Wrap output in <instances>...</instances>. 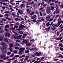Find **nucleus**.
<instances>
[{
	"instance_id": "4468645a",
	"label": "nucleus",
	"mask_w": 63,
	"mask_h": 63,
	"mask_svg": "<svg viewBox=\"0 0 63 63\" xmlns=\"http://www.w3.org/2000/svg\"><path fill=\"white\" fill-rule=\"evenodd\" d=\"M9 49L10 51L11 52H13V48L11 47L9 48Z\"/></svg>"
},
{
	"instance_id": "4be33fe9",
	"label": "nucleus",
	"mask_w": 63,
	"mask_h": 63,
	"mask_svg": "<svg viewBox=\"0 0 63 63\" xmlns=\"http://www.w3.org/2000/svg\"><path fill=\"white\" fill-rule=\"evenodd\" d=\"M60 25V24H59V23H58V25H55V26H54V27H55V26H56V27H58V26H59V25Z\"/></svg>"
},
{
	"instance_id": "0eeeda50",
	"label": "nucleus",
	"mask_w": 63,
	"mask_h": 63,
	"mask_svg": "<svg viewBox=\"0 0 63 63\" xmlns=\"http://www.w3.org/2000/svg\"><path fill=\"white\" fill-rule=\"evenodd\" d=\"M19 28H21L22 29V28H23V27H24V26L23 25L21 24L19 26Z\"/></svg>"
},
{
	"instance_id": "c85d7f7f",
	"label": "nucleus",
	"mask_w": 63,
	"mask_h": 63,
	"mask_svg": "<svg viewBox=\"0 0 63 63\" xmlns=\"http://www.w3.org/2000/svg\"><path fill=\"white\" fill-rule=\"evenodd\" d=\"M59 47H63V46H62V44H59Z\"/></svg>"
},
{
	"instance_id": "3c124183",
	"label": "nucleus",
	"mask_w": 63,
	"mask_h": 63,
	"mask_svg": "<svg viewBox=\"0 0 63 63\" xmlns=\"http://www.w3.org/2000/svg\"><path fill=\"white\" fill-rule=\"evenodd\" d=\"M35 18V17L34 16H32L31 17V18L32 19H34Z\"/></svg>"
},
{
	"instance_id": "f257e3e1",
	"label": "nucleus",
	"mask_w": 63,
	"mask_h": 63,
	"mask_svg": "<svg viewBox=\"0 0 63 63\" xmlns=\"http://www.w3.org/2000/svg\"><path fill=\"white\" fill-rule=\"evenodd\" d=\"M12 32L15 33V36H15L14 35H12V37H14V39H15V40H16V39H20L21 38V37L22 36V35H20L19 36H17L18 35V34L15 32L13 31H12Z\"/></svg>"
},
{
	"instance_id": "e433bc0d",
	"label": "nucleus",
	"mask_w": 63,
	"mask_h": 63,
	"mask_svg": "<svg viewBox=\"0 0 63 63\" xmlns=\"http://www.w3.org/2000/svg\"><path fill=\"white\" fill-rule=\"evenodd\" d=\"M17 51L16 50H15L14 51V53H17Z\"/></svg>"
},
{
	"instance_id": "412c9836",
	"label": "nucleus",
	"mask_w": 63,
	"mask_h": 63,
	"mask_svg": "<svg viewBox=\"0 0 63 63\" xmlns=\"http://www.w3.org/2000/svg\"><path fill=\"white\" fill-rule=\"evenodd\" d=\"M1 58H4L5 57V56L4 55H2L1 56Z\"/></svg>"
},
{
	"instance_id": "f3484780",
	"label": "nucleus",
	"mask_w": 63,
	"mask_h": 63,
	"mask_svg": "<svg viewBox=\"0 0 63 63\" xmlns=\"http://www.w3.org/2000/svg\"><path fill=\"white\" fill-rule=\"evenodd\" d=\"M51 17L50 16L47 17L46 18V20H48V19H49V18H50Z\"/></svg>"
},
{
	"instance_id": "bb28decb",
	"label": "nucleus",
	"mask_w": 63,
	"mask_h": 63,
	"mask_svg": "<svg viewBox=\"0 0 63 63\" xmlns=\"http://www.w3.org/2000/svg\"><path fill=\"white\" fill-rule=\"evenodd\" d=\"M18 33L20 34H23V32L21 31H19L18 32Z\"/></svg>"
},
{
	"instance_id": "a211bd4d",
	"label": "nucleus",
	"mask_w": 63,
	"mask_h": 63,
	"mask_svg": "<svg viewBox=\"0 0 63 63\" xmlns=\"http://www.w3.org/2000/svg\"><path fill=\"white\" fill-rule=\"evenodd\" d=\"M41 54H42L41 52H39L37 54L36 56H39L40 55H41Z\"/></svg>"
},
{
	"instance_id": "a19ab883",
	"label": "nucleus",
	"mask_w": 63,
	"mask_h": 63,
	"mask_svg": "<svg viewBox=\"0 0 63 63\" xmlns=\"http://www.w3.org/2000/svg\"><path fill=\"white\" fill-rule=\"evenodd\" d=\"M16 43H19V42H20V41L19 40H16Z\"/></svg>"
},
{
	"instance_id": "39448f33",
	"label": "nucleus",
	"mask_w": 63,
	"mask_h": 63,
	"mask_svg": "<svg viewBox=\"0 0 63 63\" xmlns=\"http://www.w3.org/2000/svg\"><path fill=\"white\" fill-rule=\"evenodd\" d=\"M0 41H2L3 38H4V35H1L0 36Z\"/></svg>"
},
{
	"instance_id": "5fc2aeb1",
	"label": "nucleus",
	"mask_w": 63,
	"mask_h": 63,
	"mask_svg": "<svg viewBox=\"0 0 63 63\" xmlns=\"http://www.w3.org/2000/svg\"><path fill=\"white\" fill-rule=\"evenodd\" d=\"M56 29V28L55 27H54L52 29L53 30H55Z\"/></svg>"
},
{
	"instance_id": "680f3d73",
	"label": "nucleus",
	"mask_w": 63,
	"mask_h": 63,
	"mask_svg": "<svg viewBox=\"0 0 63 63\" xmlns=\"http://www.w3.org/2000/svg\"><path fill=\"white\" fill-rule=\"evenodd\" d=\"M4 61L2 60H0V62H4Z\"/></svg>"
},
{
	"instance_id": "4d7b16f0",
	"label": "nucleus",
	"mask_w": 63,
	"mask_h": 63,
	"mask_svg": "<svg viewBox=\"0 0 63 63\" xmlns=\"http://www.w3.org/2000/svg\"><path fill=\"white\" fill-rule=\"evenodd\" d=\"M2 8L3 9V10H5V6H4L3 7H2Z\"/></svg>"
},
{
	"instance_id": "338daca9",
	"label": "nucleus",
	"mask_w": 63,
	"mask_h": 63,
	"mask_svg": "<svg viewBox=\"0 0 63 63\" xmlns=\"http://www.w3.org/2000/svg\"><path fill=\"white\" fill-rule=\"evenodd\" d=\"M35 13H36V14H38V13H39L38 12V11L36 10V11H35Z\"/></svg>"
},
{
	"instance_id": "c756f323",
	"label": "nucleus",
	"mask_w": 63,
	"mask_h": 63,
	"mask_svg": "<svg viewBox=\"0 0 63 63\" xmlns=\"http://www.w3.org/2000/svg\"><path fill=\"white\" fill-rule=\"evenodd\" d=\"M50 8L52 10H53V9H54V7L52 6H51Z\"/></svg>"
},
{
	"instance_id": "9b49d317",
	"label": "nucleus",
	"mask_w": 63,
	"mask_h": 63,
	"mask_svg": "<svg viewBox=\"0 0 63 63\" xmlns=\"http://www.w3.org/2000/svg\"><path fill=\"white\" fill-rule=\"evenodd\" d=\"M19 56H20L19 55H16L13 57H14V58L15 59H16V57H19Z\"/></svg>"
},
{
	"instance_id": "13d9d810",
	"label": "nucleus",
	"mask_w": 63,
	"mask_h": 63,
	"mask_svg": "<svg viewBox=\"0 0 63 63\" xmlns=\"http://www.w3.org/2000/svg\"><path fill=\"white\" fill-rule=\"evenodd\" d=\"M15 20L16 21H18V20H19V19H18V18H16Z\"/></svg>"
},
{
	"instance_id": "423d86ee",
	"label": "nucleus",
	"mask_w": 63,
	"mask_h": 63,
	"mask_svg": "<svg viewBox=\"0 0 63 63\" xmlns=\"http://www.w3.org/2000/svg\"><path fill=\"white\" fill-rule=\"evenodd\" d=\"M18 12L19 14H22V15H23V11L20 10H19L18 11Z\"/></svg>"
},
{
	"instance_id": "69168bd1",
	"label": "nucleus",
	"mask_w": 63,
	"mask_h": 63,
	"mask_svg": "<svg viewBox=\"0 0 63 63\" xmlns=\"http://www.w3.org/2000/svg\"><path fill=\"white\" fill-rule=\"evenodd\" d=\"M12 15L13 16H16L15 14L14 13H12Z\"/></svg>"
},
{
	"instance_id": "1a4fd4ad",
	"label": "nucleus",
	"mask_w": 63,
	"mask_h": 63,
	"mask_svg": "<svg viewBox=\"0 0 63 63\" xmlns=\"http://www.w3.org/2000/svg\"><path fill=\"white\" fill-rule=\"evenodd\" d=\"M6 49V47H2V48H1V50L3 51L4 50H5V49Z\"/></svg>"
},
{
	"instance_id": "49530a36",
	"label": "nucleus",
	"mask_w": 63,
	"mask_h": 63,
	"mask_svg": "<svg viewBox=\"0 0 63 63\" xmlns=\"http://www.w3.org/2000/svg\"><path fill=\"white\" fill-rule=\"evenodd\" d=\"M9 58V56L6 57V58H5L4 59L5 60H6V59H7Z\"/></svg>"
},
{
	"instance_id": "de8ad7c7",
	"label": "nucleus",
	"mask_w": 63,
	"mask_h": 63,
	"mask_svg": "<svg viewBox=\"0 0 63 63\" xmlns=\"http://www.w3.org/2000/svg\"><path fill=\"white\" fill-rule=\"evenodd\" d=\"M3 22V21L2 20H0V23H2Z\"/></svg>"
},
{
	"instance_id": "8fccbe9b",
	"label": "nucleus",
	"mask_w": 63,
	"mask_h": 63,
	"mask_svg": "<svg viewBox=\"0 0 63 63\" xmlns=\"http://www.w3.org/2000/svg\"><path fill=\"white\" fill-rule=\"evenodd\" d=\"M5 14H9V12L8 11H6L4 12Z\"/></svg>"
},
{
	"instance_id": "ddd939ff",
	"label": "nucleus",
	"mask_w": 63,
	"mask_h": 63,
	"mask_svg": "<svg viewBox=\"0 0 63 63\" xmlns=\"http://www.w3.org/2000/svg\"><path fill=\"white\" fill-rule=\"evenodd\" d=\"M62 37H60V38H57L56 39V40H61V39H62Z\"/></svg>"
},
{
	"instance_id": "b1692460",
	"label": "nucleus",
	"mask_w": 63,
	"mask_h": 63,
	"mask_svg": "<svg viewBox=\"0 0 63 63\" xmlns=\"http://www.w3.org/2000/svg\"><path fill=\"white\" fill-rule=\"evenodd\" d=\"M3 32H4V31L3 30H0V33H3Z\"/></svg>"
},
{
	"instance_id": "f03ea898",
	"label": "nucleus",
	"mask_w": 63,
	"mask_h": 63,
	"mask_svg": "<svg viewBox=\"0 0 63 63\" xmlns=\"http://www.w3.org/2000/svg\"><path fill=\"white\" fill-rule=\"evenodd\" d=\"M23 41H22L23 43H24V44H26V46H30L31 45V44L30 43H29L27 42H28V40H25L24 39L23 40Z\"/></svg>"
},
{
	"instance_id": "aec40b11",
	"label": "nucleus",
	"mask_w": 63,
	"mask_h": 63,
	"mask_svg": "<svg viewBox=\"0 0 63 63\" xmlns=\"http://www.w3.org/2000/svg\"><path fill=\"white\" fill-rule=\"evenodd\" d=\"M34 13L35 12H34V11H33L30 14V15L31 16H32L33 15V14H34Z\"/></svg>"
},
{
	"instance_id": "c9c22d12",
	"label": "nucleus",
	"mask_w": 63,
	"mask_h": 63,
	"mask_svg": "<svg viewBox=\"0 0 63 63\" xmlns=\"http://www.w3.org/2000/svg\"><path fill=\"white\" fill-rule=\"evenodd\" d=\"M14 27L15 28H18V26L16 25Z\"/></svg>"
},
{
	"instance_id": "864d4df0",
	"label": "nucleus",
	"mask_w": 63,
	"mask_h": 63,
	"mask_svg": "<svg viewBox=\"0 0 63 63\" xmlns=\"http://www.w3.org/2000/svg\"><path fill=\"white\" fill-rule=\"evenodd\" d=\"M4 16H7V17H8L9 16V15L8 14H6L4 15Z\"/></svg>"
},
{
	"instance_id": "f704fd0d",
	"label": "nucleus",
	"mask_w": 63,
	"mask_h": 63,
	"mask_svg": "<svg viewBox=\"0 0 63 63\" xmlns=\"http://www.w3.org/2000/svg\"><path fill=\"white\" fill-rule=\"evenodd\" d=\"M52 18H56V15H54L52 17Z\"/></svg>"
},
{
	"instance_id": "f8f14e48",
	"label": "nucleus",
	"mask_w": 63,
	"mask_h": 63,
	"mask_svg": "<svg viewBox=\"0 0 63 63\" xmlns=\"http://www.w3.org/2000/svg\"><path fill=\"white\" fill-rule=\"evenodd\" d=\"M4 41L5 42H6L8 44H9V42H8V39L7 38H5L4 39Z\"/></svg>"
},
{
	"instance_id": "a878e982",
	"label": "nucleus",
	"mask_w": 63,
	"mask_h": 63,
	"mask_svg": "<svg viewBox=\"0 0 63 63\" xmlns=\"http://www.w3.org/2000/svg\"><path fill=\"white\" fill-rule=\"evenodd\" d=\"M10 30H15V29L14 28H10Z\"/></svg>"
},
{
	"instance_id": "bf43d9fd",
	"label": "nucleus",
	"mask_w": 63,
	"mask_h": 63,
	"mask_svg": "<svg viewBox=\"0 0 63 63\" xmlns=\"http://www.w3.org/2000/svg\"><path fill=\"white\" fill-rule=\"evenodd\" d=\"M10 10H11V11H15V10H14L12 8H11L10 9Z\"/></svg>"
},
{
	"instance_id": "2f4dec72",
	"label": "nucleus",
	"mask_w": 63,
	"mask_h": 63,
	"mask_svg": "<svg viewBox=\"0 0 63 63\" xmlns=\"http://www.w3.org/2000/svg\"><path fill=\"white\" fill-rule=\"evenodd\" d=\"M10 27V26L9 25H7L5 26V27H6L7 28H9Z\"/></svg>"
},
{
	"instance_id": "6e6d98bb",
	"label": "nucleus",
	"mask_w": 63,
	"mask_h": 63,
	"mask_svg": "<svg viewBox=\"0 0 63 63\" xmlns=\"http://www.w3.org/2000/svg\"><path fill=\"white\" fill-rule=\"evenodd\" d=\"M22 57H25V55H22Z\"/></svg>"
},
{
	"instance_id": "393cba45",
	"label": "nucleus",
	"mask_w": 63,
	"mask_h": 63,
	"mask_svg": "<svg viewBox=\"0 0 63 63\" xmlns=\"http://www.w3.org/2000/svg\"><path fill=\"white\" fill-rule=\"evenodd\" d=\"M56 12L57 14H58L59 13L60 11L59 10H56Z\"/></svg>"
},
{
	"instance_id": "c03bdc74",
	"label": "nucleus",
	"mask_w": 63,
	"mask_h": 63,
	"mask_svg": "<svg viewBox=\"0 0 63 63\" xmlns=\"http://www.w3.org/2000/svg\"><path fill=\"white\" fill-rule=\"evenodd\" d=\"M26 12H27L28 13H30V11H29V9H27V11H26Z\"/></svg>"
},
{
	"instance_id": "a18cd8bd",
	"label": "nucleus",
	"mask_w": 63,
	"mask_h": 63,
	"mask_svg": "<svg viewBox=\"0 0 63 63\" xmlns=\"http://www.w3.org/2000/svg\"><path fill=\"white\" fill-rule=\"evenodd\" d=\"M32 21L34 22H36V20L35 19H34L32 20Z\"/></svg>"
},
{
	"instance_id": "72a5a7b5",
	"label": "nucleus",
	"mask_w": 63,
	"mask_h": 63,
	"mask_svg": "<svg viewBox=\"0 0 63 63\" xmlns=\"http://www.w3.org/2000/svg\"><path fill=\"white\" fill-rule=\"evenodd\" d=\"M29 50H27L25 51V52L26 53H28V52H29Z\"/></svg>"
},
{
	"instance_id": "6e6552de",
	"label": "nucleus",
	"mask_w": 63,
	"mask_h": 63,
	"mask_svg": "<svg viewBox=\"0 0 63 63\" xmlns=\"http://www.w3.org/2000/svg\"><path fill=\"white\" fill-rule=\"evenodd\" d=\"M15 60V57H13V58L9 59L7 61H12V60Z\"/></svg>"
},
{
	"instance_id": "9d476101",
	"label": "nucleus",
	"mask_w": 63,
	"mask_h": 63,
	"mask_svg": "<svg viewBox=\"0 0 63 63\" xmlns=\"http://www.w3.org/2000/svg\"><path fill=\"white\" fill-rule=\"evenodd\" d=\"M25 59L24 60V61H26V60H28V58H29V56L28 55V56H26L25 57Z\"/></svg>"
},
{
	"instance_id": "dca6fc26",
	"label": "nucleus",
	"mask_w": 63,
	"mask_h": 63,
	"mask_svg": "<svg viewBox=\"0 0 63 63\" xmlns=\"http://www.w3.org/2000/svg\"><path fill=\"white\" fill-rule=\"evenodd\" d=\"M14 56V54L13 53L11 55H10L9 56L10 57H13Z\"/></svg>"
},
{
	"instance_id": "774afa93",
	"label": "nucleus",
	"mask_w": 63,
	"mask_h": 63,
	"mask_svg": "<svg viewBox=\"0 0 63 63\" xmlns=\"http://www.w3.org/2000/svg\"><path fill=\"white\" fill-rule=\"evenodd\" d=\"M39 63V61H38V62L35 61L34 62V63Z\"/></svg>"
},
{
	"instance_id": "052dcab7",
	"label": "nucleus",
	"mask_w": 63,
	"mask_h": 63,
	"mask_svg": "<svg viewBox=\"0 0 63 63\" xmlns=\"http://www.w3.org/2000/svg\"><path fill=\"white\" fill-rule=\"evenodd\" d=\"M16 61H17V60H16L14 61V62L13 63H16Z\"/></svg>"
},
{
	"instance_id": "0e129e2a",
	"label": "nucleus",
	"mask_w": 63,
	"mask_h": 63,
	"mask_svg": "<svg viewBox=\"0 0 63 63\" xmlns=\"http://www.w3.org/2000/svg\"><path fill=\"white\" fill-rule=\"evenodd\" d=\"M44 9V8H40L39 10V11H41V10H42V9Z\"/></svg>"
},
{
	"instance_id": "5701e85b",
	"label": "nucleus",
	"mask_w": 63,
	"mask_h": 63,
	"mask_svg": "<svg viewBox=\"0 0 63 63\" xmlns=\"http://www.w3.org/2000/svg\"><path fill=\"white\" fill-rule=\"evenodd\" d=\"M1 45L2 46H6V44L4 43H1Z\"/></svg>"
},
{
	"instance_id": "58836bf2",
	"label": "nucleus",
	"mask_w": 63,
	"mask_h": 63,
	"mask_svg": "<svg viewBox=\"0 0 63 63\" xmlns=\"http://www.w3.org/2000/svg\"><path fill=\"white\" fill-rule=\"evenodd\" d=\"M11 54V52H8L7 53V55H10Z\"/></svg>"
},
{
	"instance_id": "603ef678",
	"label": "nucleus",
	"mask_w": 63,
	"mask_h": 63,
	"mask_svg": "<svg viewBox=\"0 0 63 63\" xmlns=\"http://www.w3.org/2000/svg\"><path fill=\"white\" fill-rule=\"evenodd\" d=\"M61 2L60 1H59L58 2V4L59 6H60V5L61 4Z\"/></svg>"
},
{
	"instance_id": "7c9ffc66",
	"label": "nucleus",
	"mask_w": 63,
	"mask_h": 63,
	"mask_svg": "<svg viewBox=\"0 0 63 63\" xmlns=\"http://www.w3.org/2000/svg\"><path fill=\"white\" fill-rule=\"evenodd\" d=\"M15 49H19V47H15Z\"/></svg>"
},
{
	"instance_id": "ea45409f",
	"label": "nucleus",
	"mask_w": 63,
	"mask_h": 63,
	"mask_svg": "<svg viewBox=\"0 0 63 63\" xmlns=\"http://www.w3.org/2000/svg\"><path fill=\"white\" fill-rule=\"evenodd\" d=\"M5 30L6 31H9V30H8L7 28H6L5 29Z\"/></svg>"
},
{
	"instance_id": "2eb2a0df",
	"label": "nucleus",
	"mask_w": 63,
	"mask_h": 63,
	"mask_svg": "<svg viewBox=\"0 0 63 63\" xmlns=\"http://www.w3.org/2000/svg\"><path fill=\"white\" fill-rule=\"evenodd\" d=\"M59 7H60V9H61L63 8V4H62L61 5L59 6Z\"/></svg>"
},
{
	"instance_id": "20e7f679",
	"label": "nucleus",
	"mask_w": 63,
	"mask_h": 63,
	"mask_svg": "<svg viewBox=\"0 0 63 63\" xmlns=\"http://www.w3.org/2000/svg\"><path fill=\"white\" fill-rule=\"evenodd\" d=\"M25 49L24 47H21L20 48L19 50L20 52H23L24 50Z\"/></svg>"
},
{
	"instance_id": "37998d69",
	"label": "nucleus",
	"mask_w": 63,
	"mask_h": 63,
	"mask_svg": "<svg viewBox=\"0 0 63 63\" xmlns=\"http://www.w3.org/2000/svg\"><path fill=\"white\" fill-rule=\"evenodd\" d=\"M52 20H53V18L51 19L50 20H49L48 21H52Z\"/></svg>"
},
{
	"instance_id": "4c0bfd02",
	"label": "nucleus",
	"mask_w": 63,
	"mask_h": 63,
	"mask_svg": "<svg viewBox=\"0 0 63 63\" xmlns=\"http://www.w3.org/2000/svg\"><path fill=\"white\" fill-rule=\"evenodd\" d=\"M24 5H25V4L24 3L23 4L21 5L20 6H21V7H23L24 6Z\"/></svg>"
},
{
	"instance_id": "cd10ccee",
	"label": "nucleus",
	"mask_w": 63,
	"mask_h": 63,
	"mask_svg": "<svg viewBox=\"0 0 63 63\" xmlns=\"http://www.w3.org/2000/svg\"><path fill=\"white\" fill-rule=\"evenodd\" d=\"M9 46L10 47H13L14 46V45L12 44H10Z\"/></svg>"
},
{
	"instance_id": "6ab92c4d",
	"label": "nucleus",
	"mask_w": 63,
	"mask_h": 63,
	"mask_svg": "<svg viewBox=\"0 0 63 63\" xmlns=\"http://www.w3.org/2000/svg\"><path fill=\"white\" fill-rule=\"evenodd\" d=\"M49 23H50L49 22H48V23H47L46 25L47 26H49L50 25Z\"/></svg>"
},
{
	"instance_id": "09e8293b",
	"label": "nucleus",
	"mask_w": 63,
	"mask_h": 63,
	"mask_svg": "<svg viewBox=\"0 0 63 63\" xmlns=\"http://www.w3.org/2000/svg\"><path fill=\"white\" fill-rule=\"evenodd\" d=\"M11 4L12 5H15V4L13 2H11Z\"/></svg>"
},
{
	"instance_id": "e2e57ef3",
	"label": "nucleus",
	"mask_w": 63,
	"mask_h": 63,
	"mask_svg": "<svg viewBox=\"0 0 63 63\" xmlns=\"http://www.w3.org/2000/svg\"><path fill=\"white\" fill-rule=\"evenodd\" d=\"M3 1L2 0H0V3H1L3 2Z\"/></svg>"
},
{
	"instance_id": "473e14b6",
	"label": "nucleus",
	"mask_w": 63,
	"mask_h": 63,
	"mask_svg": "<svg viewBox=\"0 0 63 63\" xmlns=\"http://www.w3.org/2000/svg\"><path fill=\"white\" fill-rule=\"evenodd\" d=\"M60 50H61L62 51H63V48L60 47Z\"/></svg>"
},
{
	"instance_id": "79ce46f5",
	"label": "nucleus",
	"mask_w": 63,
	"mask_h": 63,
	"mask_svg": "<svg viewBox=\"0 0 63 63\" xmlns=\"http://www.w3.org/2000/svg\"><path fill=\"white\" fill-rule=\"evenodd\" d=\"M15 2H16V3H19L20 2H21V1L18 0L17 1H16Z\"/></svg>"
},
{
	"instance_id": "7ed1b4c3",
	"label": "nucleus",
	"mask_w": 63,
	"mask_h": 63,
	"mask_svg": "<svg viewBox=\"0 0 63 63\" xmlns=\"http://www.w3.org/2000/svg\"><path fill=\"white\" fill-rule=\"evenodd\" d=\"M5 36L6 37H7L8 36V37H10L11 36V34H10L9 33L6 32L5 34Z\"/></svg>"
}]
</instances>
